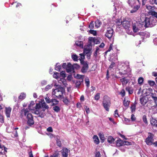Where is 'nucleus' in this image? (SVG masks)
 Returning a JSON list of instances; mask_svg holds the SVG:
<instances>
[{
    "mask_svg": "<svg viewBox=\"0 0 157 157\" xmlns=\"http://www.w3.org/2000/svg\"><path fill=\"white\" fill-rule=\"evenodd\" d=\"M41 106L43 108L46 109H48L49 108L48 105L44 102V100H42L41 101H40L38 103H37L35 106L34 109H36L35 113L38 115V116L40 117H43L44 116V114L42 112H41L40 111Z\"/></svg>",
    "mask_w": 157,
    "mask_h": 157,
    "instance_id": "obj_1",
    "label": "nucleus"
},
{
    "mask_svg": "<svg viewBox=\"0 0 157 157\" xmlns=\"http://www.w3.org/2000/svg\"><path fill=\"white\" fill-rule=\"evenodd\" d=\"M64 89L62 87L52 89V95H54L57 98H61L63 97V94L64 92Z\"/></svg>",
    "mask_w": 157,
    "mask_h": 157,
    "instance_id": "obj_2",
    "label": "nucleus"
},
{
    "mask_svg": "<svg viewBox=\"0 0 157 157\" xmlns=\"http://www.w3.org/2000/svg\"><path fill=\"white\" fill-rule=\"evenodd\" d=\"M29 111L28 109H23L21 111L22 113H24L25 116L27 115V118L28 119L27 122L28 124L32 125L34 124V121L33 120V117L32 114L29 113Z\"/></svg>",
    "mask_w": 157,
    "mask_h": 157,
    "instance_id": "obj_3",
    "label": "nucleus"
},
{
    "mask_svg": "<svg viewBox=\"0 0 157 157\" xmlns=\"http://www.w3.org/2000/svg\"><path fill=\"white\" fill-rule=\"evenodd\" d=\"M102 103L105 109L107 111H109L110 104L109 98L107 96H105L103 99Z\"/></svg>",
    "mask_w": 157,
    "mask_h": 157,
    "instance_id": "obj_4",
    "label": "nucleus"
},
{
    "mask_svg": "<svg viewBox=\"0 0 157 157\" xmlns=\"http://www.w3.org/2000/svg\"><path fill=\"white\" fill-rule=\"evenodd\" d=\"M154 18L152 16L150 17L149 18L146 17L144 24L147 26H151L154 25L156 21Z\"/></svg>",
    "mask_w": 157,
    "mask_h": 157,
    "instance_id": "obj_5",
    "label": "nucleus"
},
{
    "mask_svg": "<svg viewBox=\"0 0 157 157\" xmlns=\"http://www.w3.org/2000/svg\"><path fill=\"white\" fill-rule=\"evenodd\" d=\"M142 25L140 22H136L132 24V29L134 33H136L142 29Z\"/></svg>",
    "mask_w": 157,
    "mask_h": 157,
    "instance_id": "obj_6",
    "label": "nucleus"
},
{
    "mask_svg": "<svg viewBox=\"0 0 157 157\" xmlns=\"http://www.w3.org/2000/svg\"><path fill=\"white\" fill-rule=\"evenodd\" d=\"M60 76H62L63 78H61L58 80V82L61 84H63L65 86L67 85V81L64 78L66 77L65 72L64 71H62L60 72Z\"/></svg>",
    "mask_w": 157,
    "mask_h": 157,
    "instance_id": "obj_7",
    "label": "nucleus"
},
{
    "mask_svg": "<svg viewBox=\"0 0 157 157\" xmlns=\"http://www.w3.org/2000/svg\"><path fill=\"white\" fill-rule=\"evenodd\" d=\"M153 135L151 133H149V136L146 140V142L148 145L152 144L153 141Z\"/></svg>",
    "mask_w": 157,
    "mask_h": 157,
    "instance_id": "obj_8",
    "label": "nucleus"
},
{
    "mask_svg": "<svg viewBox=\"0 0 157 157\" xmlns=\"http://www.w3.org/2000/svg\"><path fill=\"white\" fill-rule=\"evenodd\" d=\"M122 25L125 29H128L130 25V22L123 18Z\"/></svg>",
    "mask_w": 157,
    "mask_h": 157,
    "instance_id": "obj_9",
    "label": "nucleus"
},
{
    "mask_svg": "<svg viewBox=\"0 0 157 157\" xmlns=\"http://www.w3.org/2000/svg\"><path fill=\"white\" fill-rule=\"evenodd\" d=\"M113 29L111 28H107V32L105 34L106 36L109 39L112 37L113 35Z\"/></svg>",
    "mask_w": 157,
    "mask_h": 157,
    "instance_id": "obj_10",
    "label": "nucleus"
},
{
    "mask_svg": "<svg viewBox=\"0 0 157 157\" xmlns=\"http://www.w3.org/2000/svg\"><path fill=\"white\" fill-rule=\"evenodd\" d=\"M146 18L144 14H142L140 16V21H139L138 22H140V24H141L142 25H143L145 23Z\"/></svg>",
    "mask_w": 157,
    "mask_h": 157,
    "instance_id": "obj_11",
    "label": "nucleus"
},
{
    "mask_svg": "<svg viewBox=\"0 0 157 157\" xmlns=\"http://www.w3.org/2000/svg\"><path fill=\"white\" fill-rule=\"evenodd\" d=\"M88 68V65L86 62H84L83 64V66L82 69L81 71L82 73L86 72Z\"/></svg>",
    "mask_w": 157,
    "mask_h": 157,
    "instance_id": "obj_12",
    "label": "nucleus"
},
{
    "mask_svg": "<svg viewBox=\"0 0 157 157\" xmlns=\"http://www.w3.org/2000/svg\"><path fill=\"white\" fill-rule=\"evenodd\" d=\"M66 70L68 72L73 71V65L70 63H68L67 65Z\"/></svg>",
    "mask_w": 157,
    "mask_h": 157,
    "instance_id": "obj_13",
    "label": "nucleus"
},
{
    "mask_svg": "<svg viewBox=\"0 0 157 157\" xmlns=\"http://www.w3.org/2000/svg\"><path fill=\"white\" fill-rule=\"evenodd\" d=\"M68 152L69 151L67 148H63L62 152V157H67Z\"/></svg>",
    "mask_w": 157,
    "mask_h": 157,
    "instance_id": "obj_14",
    "label": "nucleus"
},
{
    "mask_svg": "<svg viewBox=\"0 0 157 157\" xmlns=\"http://www.w3.org/2000/svg\"><path fill=\"white\" fill-rule=\"evenodd\" d=\"M126 68L124 67V69H121V71L119 72V73L121 75H124L130 71V69L126 66Z\"/></svg>",
    "mask_w": 157,
    "mask_h": 157,
    "instance_id": "obj_15",
    "label": "nucleus"
},
{
    "mask_svg": "<svg viewBox=\"0 0 157 157\" xmlns=\"http://www.w3.org/2000/svg\"><path fill=\"white\" fill-rule=\"evenodd\" d=\"M11 110V109L10 107H6L5 113L7 117H9Z\"/></svg>",
    "mask_w": 157,
    "mask_h": 157,
    "instance_id": "obj_16",
    "label": "nucleus"
},
{
    "mask_svg": "<svg viewBox=\"0 0 157 157\" xmlns=\"http://www.w3.org/2000/svg\"><path fill=\"white\" fill-rule=\"evenodd\" d=\"M123 141L120 138H119L116 141V144L117 146L120 147L123 145Z\"/></svg>",
    "mask_w": 157,
    "mask_h": 157,
    "instance_id": "obj_17",
    "label": "nucleus"
},
{
    "mask_svg": "<svg viewBox=\"0 0 157 157\" xmlns=\"http://www.w3.org/2000/svg\"><path fill=\"white\" fill-rule=\"evenodd\" d=\"M140 102L143 105H144L147 103V101L146 97L141 98L140 100Z\"/></svg>",
    "mask_w": 157,
    "mask_h": 157,
    "instance_id": "obj_18",
    "label": "nucleus"
},
{
    "mask_svg": "<svg viewBox=\"0 0 157 157\" xmlns=\"http://www.w3.org/2000/svg\"><path fill=\"white\" fill-rule=\"evenodd\" d=\"M96 39H95L94 38L92 37H90L89 38V42L91 45L94 44V43H97L96 42Z\"/></svg>",
    "mask_w": 157,
    "mask_h": 157,
    "instance_id": "obj_19",
    "label": "nucleus"
},
{
    "mask_svg": "<svg viewBox=\"0 0 157 157\" xmlns=\"http://www.w3.org/2000/svg\"><path fill=\"white\" fill-rule=\"evenodd\" d=\"M93 138L94 140V142L96 144H98L99 143V140L98 137L97 135H94Z\"/></svg>",
    "mask_w": 157,
    "mask_h": 157,
    "instance_id": "obj_20",
    "label": "nucleus"
},
{
    "mask_svg": "<svg viewBox=\"0 0 157 157\" xmlns=\"http://www.w3.org/2000/svg\"><path fill=\"white\" fill-rule=\"evenodd\" d=\"M123 18L122 17H121V18L119 19H117L116 21V24L118 26L121 25V24H122L123 23Z\"/></svg>",
    "mask_w": 157,
    "mask_h": 157,
    "instance_id": "obj_21",
    "label": "nucleus"
},
{
    "mask_svg": "<svg viewBox=\"0 0 157 157\" xmlns=\"http://www.w3.org/2000/svg\"><path fill=\"white\" fill-rule=\"evenodd\" d=\"M35 105V103L34 101H31L30 103L29 106V109L30 110H34V107L33 106ZM29 111V110H28Z\"/></svg>",
    "mask_w": 157,
    "mask_h": 157,
    "instance_id": "obj_22",
    "label": "nucleus"
},
{
    "mask_svg": "<svg viewBox=\"0 0 157 157\" xmlns=\"http://www.w3.org/2000/svg\"><path fill=\"white\" fill-rule=\"evenodd\" d=\"M140 6L139 5H136L134 7L132 10H131L130 12L131 13H133L136 12L140 8Z\"/></svg>",
    "mask_w": 157,
    "mask_h": 157,
    "instance_id": "obj_23",
    "label": "nucleus"
},
{
    "mask_svg": "<svg viewBox=\"0 0 157 157\" xmlns=\"http://www.w3.org/2000/svg\"><path fill=\"white\" fill-rule=\"evenodd\" d=\"M120 81L122 83L123 86H125L128 82V80L126 79L125 78H123L120 79Z\"/></svg>",
    "mask_w": 157,
    "mask_h": 157,
    "instance_id": "obj_24",
    "label": "nucleus"
},
{
    "mask_svg": "<svg viewBox=\"0 0 157 157\" xmlns=\"http://www.w3.org/2000/svg\"><path fill=\"white\" fill-rule=\"evenodd\" d=\"M53 76L54 78L58 79L60 77V74L58 72H54Z\"/></svg>",
    "mask_w": 157,
    "mask_h": 157,
    "instance_id": "obj_25",
    "label": "nucleus"
},
{
    "mask_svg": "<svg viewBox=\"0 0 157 157\" xmlns=\"http://www.w3.org/2000/svg\"><path fill=\"white\" fill-rule=\"evenodd\" d=\"M75 44L80 48L83 47V42L81 41H77L75 42Z\"/></svg>",
    "mask_w": 157,
    "mask_h": 157,
    "instance_id": "obj_26",
    "label": "nucleus"
},
{
    "mask_svg": "<svg viewBox=\"0 0 157 157\" xmlns=\"http://www.w3.org/2000/svg\"><path fill=\"white\" fill-rule=\"evenodd\" d=\"M151 123L152 125L157 127V120L152 119L151 120Z\"/></svg>",
    "mask_w": 157,
    "mask_h": 157,
    "instance_id": "obj_27",
    "label": "nucleus"
},
{
    "mask_svg": "<svg viewBox=\"0 0 157 157\" xmlns=\"http://www.w3.org/2000/svg\"><path fill=\"white\" fill-rule=\"evenodd\" d=\"M148 13L150 15L154 16L157 18V13L153 11H151L148 12Z\"/></svg>",
    "mask_w": 157,
    "mask_h": 157,
    "instance_id": "obj_28",
    "label": "nucleus"
},
{
    "mask_svg": "<svg viewBox=\"0 0 157 157\" xmlns=\"http://www.w3.org/2000/svg\"><path fill=\"white\" fill-rule=\"evenodd\" d=\"M114 141V139L111 136H109L108 138V141L110 144L113 143Z\"/></svg>",
    "mask_w": 157,
    "mask_h": 157,
    "instance_id": "obj_29",
    "label": "nucleus"
},
{
    "mask_svg": "<svg viewBox=\"0 0 157 157\" xmlns=\"http://www.w3.org/2000/svg\"><path fill=\"white\" fill-rule=\"evenodd\" d=\"M84 77V75H81L78 74H77L75 75V78L80 79L82 80L81 81H83Z\"/></svg>",
    "mask_w": 157,
    "mask_h": 157,
    "instance_id": "obj_30",
    "label": "nucleus"
},
{
    "mask_svg": "<svg viewBox=\"0 0 157 157\" xmlns=\"http://www.w3.org/2000/svg\"><path fill=\"white\" fill-rule=\"evenodd\" d=\"M90 48H85L84 50V53L85 54H88L90 55Z\"/></svg>",
    "mask_w": 157,
    "mask_h": 157,
    "instance_id": "obj_31",
    "label": "nucleus"
},
{
    "mask_svg": "<svg viewBox=\"0 0 157 157\" xmlns=\"http://www.w3.org/2000/svg\"><path fill=\"white\" fill-rule=\"evenodd\" d=\"M152 98L155 104V108L157 109V97L154 96L153 94H152Z\"/></svg>",
    "mask_w": 157,
    "mask_h": 157,
    "instance_id": "obj_32",
    "label": "nucleus"
},
{
    "mask_svg": "<svg viewBox=\"0 0 157 157\" xmlns=\"http://www.w3.org/2000/svg\"><path fill=\"white\" fill-rule=\"evenodd\" d=\"M95 26L97 28H98L100 27L101 24V22L97 20L95 21Z\"/></svg>",
    "mask_w": 157,
    "mask_h": 157,
    "instance_id": "obj_33",
    "label": "nucleus"
},
{
    "mask_svg": "<svg viewBox=\"0 0 157 157\" xmlns=\"http://www.w3.org/2000/svg\"><path fill=\"white\" fill-rule=\"evenodd\" d=\"M71 57L74 61H77L78 60V57L76 54H72L71 56Z\"/></svg>",
    "mask_w": 157,
    "mask_h": 157,
    "instance_id": "obj_34",
    "label": "nucleus"
},
{
    "mask_svg": "<svg viewBox=\"0 0 157 157\" xmlns=\"http://www.w3.org/2000/svg\"><path fill=\"white\" fill-rule=\"evenodd\" d=\"M51 102L52 103V105H57L59 103V101L56 99H54L51 100Z\"/></svg>",
    "mask_w": 157,
    "mask_h": 157,
    "instance_id": "obj_35",
    "label": "nucleus"
},
{
    "mask_svg": "<svg viewBox=\"0 0 157 157\" xmlns=\"http://www.w3.org/2000/svg\"><path fill=\"white\" fill-rule=\"evenodd\" d=\"M129 101L128 100H126L125 98L123 101L124 105L125 107L128 106L129 105Z\"/></svg>",
    "mask_w": 157,
    "mask_h": 157,
    "instance_id": "obj_36",
    "label": "nucleus"
},
{
    "mask_svg": "<svg viewBox=\"0 0 157 157\" xmlns=\"http://www.w3.org/2000/svg\"><path fill=\"white\" fill-rule=\"evenodd\" d=\"M25 94L22 93L20 95L19 97V98L20 99L23 100L25 98Z\"/></svg>",
    "mask_w": 157,
    "mask_h": 157,
    "instance_id": "obj_37",
    "label": "nucleus"
},
{
    "mask_svg": "<svg viewBox=\"0 0 157 157\" xmlns=\"http://www.w3.org/2000/svg\"><path fill=\"white\" fill-rule=\"evenodd\" d=\"M136 106L135 104H133L131 106L130 109L132 113L135 111L136 110Z\"/></svg>",
    "mask_w": 157,
    "mask_h": 157,
    "instance_id": "obj_38",
    "label": "nucleus"
},
{
    "mask_svg": "<svg viewBox=\"0 0 157 157\" xmlns=\"http://www.w3.org/2000/svg\"><path fill=\"white\" fill-rule=\"evenodd\" d=\"M146 8L149 11H153L154 9V7L153 6H151L150 5H146Z\"/></svg>",
    "mask_w": 157,
    "mask_h": 157,
    "instance_id": "obj_39",
    "label": "nucleus"
},
{
    "mask_svg": "<svg viewBox=\"0 0 157 157\" xmlns=\"http://www.w3.org/2000/svg\"><path fill=\"white\" fill-rule=\"evenodd\" d=\"M85 81L86 86L87 87H88L89 86L90 81L88 78L86 77L85 78Z\"/></svg>",
    "mask_w": 157,
    "mask_h": 157,
    "instance_id": "obj_40",
    "label": "nucleus"
},
{
    "mask_svg": "<svg viewBox=\"0 0 157 157\" xmlns=\"http://www.w3.org/2000/svg\"><path fill=\"white\" fill-rule=\"evenodd\" d=\"M84 53H82L80 54L79 55L80 56V58L79 59V60L81 61V62H82V61L84 59Z\"/></svg>",
    "mask_w": 157,
    "mask_h": 157,
    "instance_id": "obj_41",
    "label": "nucleus"
},
{
    "mask_svg": "<svg viewBox=\"0 0 157 157\" xmlns=\"http://www.w3.org/2000/svg\"><path fill=\"white\" fill-rule=\"evenodd\" d=\"M53 109L56 112H58L60 109L59 107L58 106H54L53 107Z\"/></svg>",
    "mask_w": 157,
    "mask_h": 157,
    "instance_id": "obj_42",
    "label": "nucleus"
},
{
    "mask_svg": "<svg viewBox=\"0 0 157 157\" xmlns=\"http://www.w3.org/2000/svg\"><path fill=\"white\" fill-rule=\"evenodd\" d=\"M73 70L74 69H78L79 67V66L77 64H74L73 65Z\"/></svg>",
    "mask_w": 157,
    "mask_h": 157,
    "instance_id": "obj_43",
    "label": "nucleus"
},
{
    "mask_svg": "<svg viewBox=\"0 0 157 157\" xmlns=\"http://www.w3.org/2000/svg\"><path fill=\"white\" fill-rule=\"evenodd\" d=\"M61 69V66L59 63H57L55 67V70L57 71H59Z\"/></svg>",
    "mask_w": 157,
    "mask_h": 157,
    "instance_id": "obj_44",
    "label": "nucleus"
},
{
    "mask_svg": "<svg viewBox=\"0 0 157 157\" xmlns=\"http://www.w3.org/2000/svg\"><path fill=\"white\" fill-rule=\"evenodd\" d=\"M113 66H112V65H110L109 67L108 68V70H107V78H108L109 77H108V75H109V71L111 69L113 68Z\"/></svg>",
    "mask_w": 157,
    "mask_h": 157,
    "instance_id": "obj_45",
    "label": "nucleus"
},
{
    "mask_svg": "<svg viewBox=\"0 0 157 157\" xmlns=\"http://www.w3.org/2000/svg\"><path fill=\"white\" fill-rule=\"evenodd\" d=\"M63 102L66 104L67 105L70 102V101L68 100L67 98H65L63 99Z\"/></svg>",
    "mask_w": 157,
    "mask_h": 157,
    "instance_id": "obj_46",
    "label": "nucleus"
},
{
    "mask_svg": "<svg viewBox=\"0 0 157 157\" xmlns=\"http://www.w3.org/2000/svg\"><path fill=\"white\" fill-rule=\"evenodd\" d=\"M144 79L142 77H140L138 79V82L139 84H142L143 82Z\"/></svg>",
    "mask_w": 157,
    "mask_h": 157,
    "instance_id": "obj_47",
    "label": "nucleus"
},
{
    "mask_svg": "<svg viewBox=\"0 0 157 157\" xmlns=\"http://www.w3.org/2000/svg\"><path fill=\"white\" fill-rule=\"evenodd\" d=\"M98 135L99 136L100 139L102 140L103 141L104 140V135L101 133H100L98 134Z\"/></svg>",
    "mask_w": 157,
    "mask_h": 157,
    "instance_id": "obj_48",
    "label": "nucleus"
},
{
    "mask_svg": "<svg viewBox=\"0 0 157 157\" xmlns=\"http://www.w3.org/2000/svg\"><path fill=\"white\" fill-rule=\"evenodd\" d=\"M89 33H90L93 34L94 36H96L97 35V32L96 31L90 29L89 31Z\"/></svg>",
    "mask_w": 157,
    "mask_h": 157,
    "instance_id": "obj_49",
    "label": "nucleus"
},
{
    "mask_svg": "<svg viewBox=\"0 0 157 157\" xmlns=\"http://www.w3.org/2000/svg\"><path fill=\"white\" fill-rule=\"evenodd\" d=\"M59 155V152L56 151L52 155H50V157H58Z\"/></svg>",
    "mask_w": 157,
    "mask_h": 157,
    "instance_id": "obj_50",
    "label": "nucleus"
},
{
    "mask_svg": "<svg viewBox=\"0 0 157 157\" xmlns=\"http://www.w3.org/2000/svg\"><path fill=\"white\" fill-rule=\"evenodd\" d=\"M100 98V94L99 93H97L94 96V99L95 100H98Z\"/></svg>",
    "mask_w": 157,
    "mask_h": 157,
    "instance_id": "obj_51",
    "label": "nucleus"
},
{
    "mask_svg": "<svg viewBox=\"0 0 157 157\" xmlns=\"http://www.w3.org/2000/svg\"><path fill=\"white\" fill-rule=\"evenodd\" d=\"M147 0H137L138 2L140 4L141 3V2H142L143 6L145 5Z\"/></svg>",
    "mask_w": 157,
    "mask_h": 157,
    "instance_id": "obj_52",
    "label": "nucleus"
},
{
    "mask_svg": "<svg viewBox=\"0 0 157 157\" xmlns=\"http://www.w3.org/2000/svg\"><path fill=\"white\" fill-rule=\"evenodd\" d=\"M143 121L146 124H147V121L146 117L145 115H144L143 116Z\"/></svg>",
    "mask_w": 157,
    "mask_h": 157,
    "instance_id": "obj_53",
    "label": "nucleus"
},
{
    "mask_svg": "<svg viewBox=\"0 0 157 157\" xmlns=\"http://www.w3.org/2000/svg\"><path fill=\"white\" fill-rule=\"evenodd\" d=\"M52 86L53 85L52 84L48 85L46 86L45 88V89L46 90H48L49 89L51 88L52 87Z\"/></svg>",
    "mask_w": 157,
    "mask_h": 157,
    "instance_id": "obj_54",
    "label": "nucleus"
},
{
    "mask_svg": "<svg viewBox=\"0 0 157 157\" xmlns=\"http://www.w3.org/2000/svg\"><path fill=\"white\" fill-rule=\"evenodd\" d=\"M126 90L128 92L129 94H131L133 93V90L129 87H126Z\"/></svg>",
    "mask_w": 157,
    "mask_h": 157,
    "instance_id": "obj_55",
    "label": "nucleus"
},
{
    "mask_svg": "<svg viewBox=\"0 0 157 157\" xmlns=\"http://www.w3.org/2000/svg\"><path fill=\"white\" fill-rule=\"evenodd\" d=\"M148 82L151 86H153L155 84V82L154 81L149 80Z\"/></svg>",
    "mask_w": 157,
    "mask_h": 157,
    "instance_id": "obj_56",
    "label": "nucleus"
},
{
    "mask_svg": "<svg viewBox=\"0 0 157 157\" xmlns=\"http://www.w3.org/2000/svg\"><path fill=\"white\" fill-rule=\"evenodd\" d=\"M0 122L3 123L4 122V120L3 116L0 114Z\"/></svg>",
    "mask_w": 157,
    "mask_h": 157,
    "instance_id": "obj_57",
    "label": "nucleus"
},
{
    "mask_svg": "<svg viewBox=\"0 0 157 157\" xmlns=\"http://www.w3.org/2000/svg\"><path fill=\"white\" fill-rule=\"evenodd\" d=\"M124 145H129L131 144V143L128 141H123Z\"/></svg>",
    "mask_w": 157,
    "mask_h": 157,
    "instance_id": "obj_58",
    "label": "nucleus"
},
{
    "mask_svg": "<svg viewBox=\"0 0 157 157\" xmlns=\"http://www.w3.org/2000/svg\"><path fill=\"white\" fill-rule=\"evenodd\" d=\"M120 94L121 95L122 97H124V96L125 95V91L123 89H122L121 92Z\"/></svg>",
    "mask_w": 157,
    "mask_h": 157,
    "instance_id": "obj_59",
    "label": "nucleus"
},
{
    "mask_svg": "<svg viewBox=\"0 0 157 157\" xmlns=\"http://www.w3.org/2000/svg\"><path fill=\"white\" fill-rule=\"evenodd\" d=\"M94 27V24L93 22H91L89 25V28L90 29H92Z\"/></svg>",
    "mask_w": 157,
    "mask_h": 157,
    "instance_id": "obj_60",
    "label": "nucleus"
},
{
    "mask_svg": "<svg viewBox=\"0 0 157 157\" xmlns=\"http://www.w3.org/2000/svg\"><path fill=\"white\" fill-rule=\"evenodd\" d=\"M45 100L46 102L48 103H50L51 102V100H50L49 98L48 97L45 98Z\"/></svg>",
    "mask_w": 157,
    "mask_h": 157,
    "instance_id": "obj_61",
    "label": "nucleus"
},
{
    "mask_svg": "<svg viewBox=\"0 0 157 157\" xmlns=\"http://www.w3.org/2000/svg\"><path fill=\"white\" fill-rule=\"evenodd\" d=\"M136 117L133 114H132L131 117V119L132 121H133L136 120Z\"/></svg>",
    "mask_w": 157,
    "mask_h": 157,
    "instance_id": "obj_62",
    "label": "nucleus"
},
{
    "mask_svg": "<svg viewBox=\"0 0 157 157\" xmlns=\"http://www.w3.org/2000/svg\"><path fill=\"white\" fill-rule=\"evenodd\" d=\"M85 109L87 113H90V111L89 108L87 106H85Z\"/></svg>",
    "mask_w": 157,
    "mask_h": 157,
    "instance_id": "obj_63",
    "label": "nucleus"
},
{
    "mask_svg": "<svg viewBox=\"0 0 157 157\" xmlns=\"http://www.w3.org/2000/svg\"><path fill=\"white\" fill-rule=\"evenodd\" d=\"M95 157H100L101 156V154L99 151H97L95 154Z\"/></svg>",
    "mask_w": 157,
    "mask_h": 157,
    "instance_id": "obj_64",
    "label": "nucleus"
}]
</instances>
